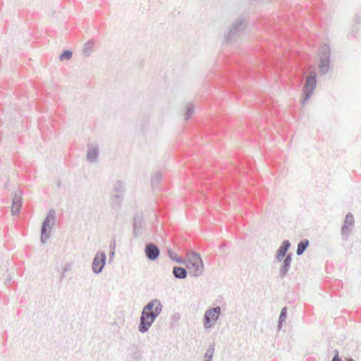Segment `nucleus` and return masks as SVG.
Returning <instances> with one entry per match:
<instances>
[{
    "instance_id": "f03ea898",
    "label": "nucleus",
    "mask_w": 361,
    "mask_h": 361,
    "mask_svg": "<svg viewBox=\"0 0 361 361\" xmlns=\"http://www.w3.org/2000/svg\"><path fill=\"white\" fill-rule=\"evenodd\" d=\"M56 212L54 209H50L47 213L45 219L43 221L41 227V242L44 244L50 237V231L55 226Z\"/></svg>"
},
{
    "instance_id": "473e14b6",
    "label": "nucleus",
    "mask_w": 361,
    "mask_h": 361,
    "mask_svg": "<svg viewBox=\"0 0 361 361\" xmlns=\"http://www.w3.org/2000/svg\"><path fill=\"white\" fill-rule=\"evenodd\" d=\"M115 247H116V243H115V240H111V243H110V247L112 249V250H114V248H115Z\"/></svg>"
},
{
    "instance_id": "4c0bfd02",
    "label": "nucleus",
    "mask_w": 361,
    "mask_h": 361,
    "mask_svg": "<svg viewBox=\"0 0 361 361\" xmlns=\"http://www.w3.org/2000/svg\"><path fill=\"white\" fill-rule=\"evenodd\" d=\"M58 186L60 187V182L58 181V183H57Z\"/></svg>"
},
{
    "instance_id": "5701e85b",
    "label": "nucleus",
    "mask_w": 361,
    "mask_h": 361,
    "mask_svg": "<svg viewBox=\"0 0 361 361\" xmlns=\"http://www.w3.org/2000/svg\"><path fill=\"white\" fill-rule=\"evenodd\" d=\"M162 177V173L160 171H156L152 176V186L156 188L160 183Z\"/></svg>"
},
{
    "instance_id": "20e7f679",
    "label": "nucleus",
    "mask_w": 361,
    "mask_h": 361,
    "mask_svg": "<svg viewBox=\"0 0 361 361\" xmlns=\"http://www.w3.org/2000/svg\"><path fill=\"white\" fill-rule=\"evenodd\" d=\"M320 63L319 66V73L322 75L327 73L329 69L331 49L326 45H322L319 49Z\"/></svg>"
},
{
    "instance_id": "39448f33",
    "label": "nucleus",
    "mask_w": 361,
    "mask_h": 361,
    "mask_svg": "<svg viewBox=\"0 0 361 361\" xmlns=\"http://www.w3.org/2000/svg\"><path fill=\"white\" fill-rule=\"evenodd\" d=\"M221 314L219 306L212 307L206 310L204 314V325L205 329L212 327L217 322Z\"/></svg>"
},
{
    "instance_id": "0eeeda50",
    "label": "nucleus",
    "mask_w": 361,
    "mask_h": 361,
    "mask_svg": "<svg viewBox=\"0 0 361 361\" xmlns=\"http://www.w3.org/2000/svg\"><path fill=\"white\" fill-rule=\"evenodd\" d=\"M106 256L104 252H97L92 263V271L96 274H100L106 264Z\"/></svg>"
},
{
    "instance_id": "c756f323",
    "label": "nucleus",
    "mask_w": 361,
    "mask_h": 361,
    "mask_svg": "<svg viewBox=\"0 0 361 361\" xmlns=\"http://www.w3.org/2000/svg\"><path fill=\"white\" fill-rule=\"evenodd\" d=\"M149 118H144L142 120V123H141V129L142 130H145V128L148 126L149 125Z\"/></svg>"
},
{
    "instance_id": "ddd939ff",
    "label": "nucleus",
    "mask_w": 361,
    "mask_h": 361,
    "mask_svg": "<svg viewBox=\"0 0 361 361\" xmlns=\"http://www.w3.org/2000/svg\"><path fill=\"white\" fill-rule=\"evenodd\" d=\"M290 247V243L288 240H285L282 242L280 247L278 248L276 251V254L274 257V260L276 262H279L284 259L287 254L288 250Z\"/></svg>"
},
{
    "instance_id": "6ab92c4d",
    "label": "nucleus",
    "mask_w": 361,
    "mask_h": 361,
    "mask_svg": "<svg viewBox=\"0 0 361 361\" xmlns=\"http://www.w3.org/2000/svg\"><path fill=\"white\" fill-rule=\"evenodd\" d=\"M308 246H309V240H308L303 239V240H300L298 243V247H297V250H296L297 255H298V256L302 255L304 253V252L305 251V250L307 248Z\"/></svg>"
},
{
    "instance_id": "1a4fd4ad",
    "label": "nucleus",
    "mask_w": 361,
    "mask_h": 361,
    "mask_svg": "<svg viewBox=\"0 0 361 361\" xmlns=\"http://www.w3.org/2000/svg\"><path fill=\"white\" fill-rule=\"evenodd\" d=\"M189 274L194 277H197L203 274L204 264L198 262H186L184 263Z\"/></svg>"
},
{
    "instance_id": "412c9836",
    "label": "nucleus",
    "mask_w": 361,
    "mask_h": 361,
    "mask_svg": "<svg viewBox=\"0 0 361 361\" xmlns=\"http://www.w3.org/2000/svg\"><path fill=\"white\" fill-rule=\"evenodd\" d=\"M125 190L124 183L121 180H117L113 186L112 194L123 195Z\"/></svg>"
},
{
    "instance_id": "b1692460",
    "label": "nucleus",
    "mask_w": 361,
    "mask_h": 361,
    "mask_svg": "<svg viewBox=\"0 0 361 361\" xmlns=\"http://www.w3.org/2000/svg\"><path fill=\"white\" fill-rule=\"evenodd\" d=\"M188 257V259L186 262L203 263L201 256L199 253L191 252V253L189 254Z\"/></svg>"
},
{
    "instance_id": "2f4dec72",
    "label": "nucleus",
    "mask_w": 361,
    "mask_h": 361,
    "mask_svg": "<svg viewBox=\"0 0 361 361\" xmlns=\"http://www.w3.org/2000/svg\"><path fill=\"white\" fill-rule=\"evenodd\" d=\"M355 22L357 23H361V18L359 15H356L354 19Z\"/></svg>"
},
{
    "instance_id": "f8f14e48",
    "label": "nucleus",
    "mask_w": 361,
    "mask_h": 361,
    "mask_svg": "<svg viewBox=\"0 0 361 361\" xmlns=\"http://www.w3.org/2000/svg\"><path fill=\"white\" fill-rule=\"evenodd\" d=\"M144 225L145 222L142 214H135L133 221V235L135 238H138L142 234Z\"/></svg>"
},
{
    "instance_id": "f704fd0d",
    "label": "nucleus",
    "mask_w": 361,
    "mask_h": 361,
    "mask_svg": "<svg viewBox=\"0 0 361 361\" xmlns=\"http://www.w3.org/2000/svg\"><path fill=\"white\" fill-rule=\"evenodd\" d=\"M114 256V250H111L110 254H109V257H110V259H111Z\"/></svg>"
},
{
    "instance_id": "2eb2a0df",
    "label": "nucleus",
    "mask_w": 361,
    "mask_h": 361,
    "mask_svg": "<svg viewBox=\"0 0 361 361\" xmlns=\"http://www.w3.org/2000/svg\"><path fill=\"white\" fill-rule=\"evenodd\" d=\"M22 207V192L18 190L14 193L11 213L13 216L18 215Z\"/></svg>"
},
{
    "instance_id": "7c9ffc66",
    "label": "nucleus",
    "mask_w": 361,
    "mask_h": 361,
    "mask_svg": "<svg viewBox=\"0 0 361 361\" xmlns=\"http://www.w3.org/2000/svg\"><path fill=\"white\" fill-rule=\"evenodd\" d=\"M334 357L331 360V361H342V359L339 357V353L338 350H334Z\"/></svg>"
},
{
    "instance_id": "c9c22d12",
    "label": "nucleus",
    "mask_w": 361,
    "mask_h": 361,
    "mask_svg": "<svg viewBox=\"0 0 361 361\" xmlns=\"http://www.w3.org/2000/svg\"><path fill=\"white\" fill-rule=\"evenodd\" d=\"M345 361H355V360L353 358H351V357H347L345 359Z\"/></svg>"
},
{
    "instance_id": "7ed1b4c3",
    "label": "nucleus",
    "mask_w": 361,
    "mask_h": 361,
    "mask_svg": "<svg viewBox=\"0 0 361 361\" xmlns=\"http://www.w3.org/2000/svg\"><path fill=\"white\" fill-rule=\"evenodd\" d=\"M317 85V73L312 71L306 78L305 82L302 89L303 98L302 99V104L305 103L311 97Z\"/></svg>"
},
{
    "instance_id": "aec40b11",
    "label": "nucleus",
    "mask_w": 361,
    "mask_h": 361,
    "mask_svg": "<svg viewBox=\"0 0 361 361\" xmlns=\"http://www.w3.org/2000/svg\"><path fill=\"white\" fill-rule=\"evenodd\" d=\"M167 254H168L169 257L171 260H173L177 263H179V264L185 263V260L183 259L181 257L178 256V254L176 252H175L172 249L169 248L167 250Z\"/></svg>"
},
{
    "instance_id": "e433bc0d",
    "label": "nucleus",
    "mask_w": 361,
    "mask_h": 361,
    "mask_svg": "<svg viewBox=\"0 0 361 361\" xmlns=\"http://www.w3.org/2000/svg\"><path fill=\"white\" fill-rule=\"evenodd\" d=\"M64 276H64V274H63L61 275V280H62V279L64 278Z\"/></svg>"
},
{
    "instance_id": "f257e3e1",
    "label": "nucleus",
    "mask_w": 361,
    "mask_h": 361,
    "mask_svg": "<svg viewBox=\"0 0 361 361\" xmlns=\"http://www.w3.org/2000/svg\"><path fill=\"white\" fill-rule=\"evenodd\" d=\"M245 27L244 18L243 17H238L224 33V37L226 42H231L235 40L244 31Z\"/></svg>"
},
{
    "instance_id": "4be33fe9",
    "label": "nucleus",
    "mask_w": 361,
    "mask_h": 361,
    "mask_svg": "<svg viewBox=\"0 0 361 361\" xmlns=\"http://www.w3.org/2000/svg\"><path fill=\"white\" fill-rule=\"evenodd\" d=\"M93 51V42L87 41L83 46L82 54L85 57H89Z\"/></svg>"
},
{
    "instance_id": "423d86ee",
    "label": "nucleus",
    "mask_w": 361,
    "mask_h": 361,
    "mask_svg": "<svg viewBox=\"0 0 361 361\" xmlns=\"http://www.w3.org/2000/svg\"><path fill=\"white\" fill-rule=\"evenodd\" d=\"M157 317V314L141 313L138 324L139 331L142 334L147 332Z\"/></svg>"
},
{
    "instance_id": "9b49d317",
    "label": "nucleus",
    "mask_w": 361,
    "mask_h": 361,
    "mask_svg": "<svg viewBox=\"0 0 361 361\" xmlns=\"http://www.w3.org/2000/svg\"><path fill=\"white\" fill-rule=\"evenodd\" d=\"M354 224V217L352 213L348 212L345 218L343 225L341 227V235L343 238L346 240L350 233V226Z\"/></svg>"
},
{
    "instance_id": "a878e982",
    "label": "nucleus",
    "mask_w": 361,
    "mask_h": 361,
    "mask_svg": "<svg viewBox=\"0 0 361 361\" xmlns=\"http://www.w3.org/2000/svg\"><path fill=\"white\" fill-rule=\"evenodd\" d=\"M194 105L192 104H188L185 109V120L188 121L192 114L194 113Z\"/></svg>"
},
{
    "instance_id": "4468645a",
    "label": "nucleus",
    "mask_w": 361,
    "mask_h": 361,
    "mask_svg": "<svg viewBox=\"0 0 361 361\" xmlns=\"http://www.w3.org/2000/svg\"><path fill=\"white\" fill-rule=\"evenodd\" d=\"M99 153V146L97 144H89L87 151V160L90 163H94L97 160Z\"/></svg>"
},
{
    "instance_id": "58836bf2",
    "label": "nucleus",
    "mask_w": 361,
    "mask_h": 361,
    "mask_svg": "<svg viewBox=\"0 0 361 361\" xmlns=\"http://www.w3.org/2000/svg\"><path fill=\"white\" fill-rule=\"evenodd\" d=\"M204 361H212V360H206V359H205V360H204Z\"/></svg>"
},
{
    "instance_id": "72a5a7b5",
    "label": "nucleus",
    "mask_w": 361,
    "mask_h": 361,
    "mask_svg": "<svg viewBox=\"0 0 361 361\" xmlns=\"http://www.w3.org/2000/svg\"><path fill=\"white\" fill-rule=\"evenodd\" d=\"M226 245L225 243H222L221 245H219V249L220 250H223L226 247Z\"/></svg>"
},
{
    "instance_id": "dca6fc26",
    "label": "nucleus",
    "mask_w": 361,
    "mask_h": 361,
    "mask_svg": "<svg viewBox=\"0 0 361 361\" xmlns=\"http://www.w3.org/2000/svg\"><path fill=\"white\" fill-rule=\"evenodd\" d=\"M292 257H293V253L290 252V253H288L286 257L284 259H283V260L281 261L282 264L279 269V275H280L281 278H283L289 271L290 268V264L292 262Z\"/></svg>"
},
{
    "instance_id": "a211bd4d",
    "label": "nucleus",
    "mask_w": 361,
    "mask_h": 361,
    "mask_svg": "<svg viewBox=\"0 0 361 361\" xmlns=\"http://www.w3.org/2000/svg\"><path fill=\"white\" fill-rule=\"evenodd\" d=\"M173 274L175 278L178 279H184L187 277L188 271L187 269L181 267L175 266L173 268Z\"/></svg>"
},
{
    "instance_id": "c85d7f7f",
    "label": "nucleus",
    "mask_w": 361,
    "mask_h": 361,
    "mask_svg": "<svg viewBox=\"0 0 361 361\" xmlns=\"http://www.w3.org/2000/svg\"><path fill=\"white\" fill-rule=\"evenodd\" d=\"M214 352V343L211 344L204 354L206 360H212Z\"/></svg>"
},
{
    "instance_id": "bb28decb",
    "label": "nucleus",
    "mask_w": 361,
    "mask_h": 361,
    "mask_svg": "<svg viewBox=\"0 0 361 361\" xmlns=\"http://www.w3.org/2000/svg\"><path fill=\"white\" fill-rule=\"evenodd\" d=\"M140 359V353L137 348L133 349V352L130 354V361H139Z\"/></svg>"
},
{
    "instance_id": "393cba45",
    "label": "nucleus",
    "mask_w": 361,
    "mask_h": 361,
    "mask_svg": "<svg viewBox=\"0 0 361 361\" xmlns=\"http://www.w3.org/2000/svg\"><path fill=\"white\" fill-rule=\"evenodd\" d=\"M287 317V307H284L281 309L279 322H278V329L280 330L282 328L283 322L286 320Z\"/></svg>"
},
{
    "instance_id": "f3484780",
    "label": "nucleus",
    "mask_w": 361,
    "mask_h": 361,
    "mask_svg": "<svg viewBox=\"0 0 361 361\" xmlns=\"http://www.w3.org/2000/svg\"><path fill=\"white\" fill-rule=\"evenodd\" d=\"M111 207L116 211H118L121 207V203L123 200V195L111 194Z\"/></svg>"
},
{
    "instance_id": "cd10ccee",
    "label": "nucleus",
    "mask_w": 361,
    "mask_h": 361,
    "mask_svg": "<svg viewBox=\"0 0 361 361\" xmlns=\"http://www.w3.org/2000/svg\"><path fill=\"white\" fill-rule=\"evenodd\" d=\"M73 56V52L71 50H64L60 55L59 59L61 61L70 60Z\"/></svg>"
},
{
    "instance_id": "9d476101",
    "label": "nucleus",
    "mask_w": 361,
    "mask_h": 361,
    "mask_svg": "<svg viewBox=\"0 0 361 361\" xmlns=\"http://www.w3.org/2000/svg\"><path fill=\"white\" fill-rule=\"evenodd\" d=\"M145 254L147 259L154 261L159 257L160 250L155 244L149 243L145 245Z\"/></svg>"
},
{
    "instance_id": "6e6552de",
    "label": "nucleus",
    "mask_w": 361,
    "mask_h": 361,
    "mask_svg": "<svg viewBox=\"0 0 361 361\" xmlns=\"http://www.w3.org/2000/svg\"><path fill=\"white\" fill-rule=\"evenodd\" d=\"M163 305L161 301L158 299H154L149 301L142 309L141 313H147V314H157V315H159L162 311Z\"/></svg>"
}]
</instances>
